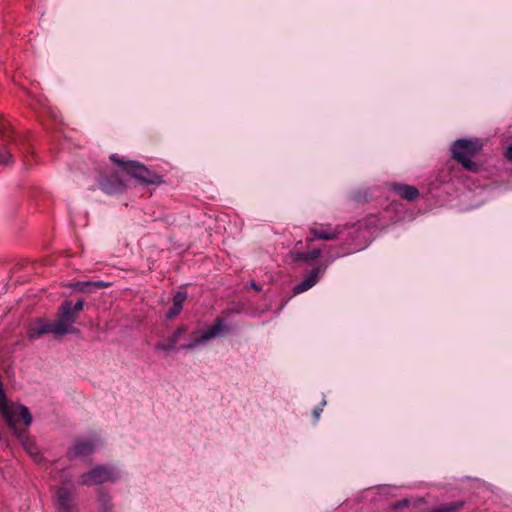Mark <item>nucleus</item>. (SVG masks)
<instances>
[{"label": "nucleus", "instance_id": "1", "mask_svg": "<svg viewBox=\"0 0 512 512\" xmlns=\"http://www.w3.org/2000/svg\"><path fill=\"white\" fill-rule=\"evenodd\" d=\"M371 218L375 219L376 217L371 216L365 221H360L359 223L351 224L349 226L348 225L333 226L328 223L327 224H323V223L315 224L314 226H312L309 229L310 236H308L306 238V242L309 244L310 242H313L314 240H326V241L335 240V239H338L341 235H343L344 232L347 230L348 231L347 236L349 238V241L346 244L348 246H351V245L358 246L359 245L358 240L360 238V230L363 226L366 229L369 228V224L367 223V221ZM354 249L355 248L347 247V248H345V251L342 254L338 253V254H336V256L339 257V256H342L345 254H349Z\"/></svg>", "mask_w": 512, "mask_h": 512}, {"label": "nucleus", "instance_id": "2", "mask_svg": "<svg viewBox=\"0 0 512 512\" xmlns=\"http://www.w3.org/2000/svg\"><path fill=\"white\" fill-rule=\"evenodd\" d=\"M231 313V310H223L214 319L212 324L206 326L204 329L193 331L191 333V342L182 345L181 348L191 350L198 345L207 343L216 338H222L230 335L235 328L229 320Z\"/></svg>", "mask_w": 512, "mask_h": 512}, {"label": "nucleus", "instance_id": "3", "mask_svg": "<svg viewBox=\"0 0 512 512\" xmlns=\"http://www.w3.org/2000/svg\"><path fill=\"white\" fill-rule=\"evenodd\" d=\"M109 159L122 172L136 179L143 185H161L164 183V179L161 174L149 169L138 161L124 160L116 154L110 155Z\"/></svg>", "mask_w": 512, "mask_h": 512}, {"label": "nucleus", "instance_id": "4", "mask_svg": "<svg viewBox=\"0 0 512 512\" xmlns=\"http://www.w3.org/2000/svg\"><path fill=\"white\" fill-rule=\"evenodd\" d=\"M0 414L5 419L8 426L14 431L15 434L21 432L18 428L21 420L26 427H28L32 422V415L29 412V409L24 405L15 404L9 402L5 391L3 389V384L0 381Z\"/></svg>", "mask_w": 512, "mask_h": 512}, {"label": "nucleus", "instance_id": "5", "mask_svg": "<svg viewBox=\"0 0 512 512\" xmlns=\"http://www.w3.org/2000/svg\"><path fill=\"white\" fill-rule=\"evenodd\" d=\"M483 145L480 140L458 139L452 147V157L470 172H477L479 165L472 159L482 151Z\"/></svg>", "mask_w": 512, "mask_h": 512}, {"label": "nucleus", "instance_id": "6", "mask_svg": "<svg viewBox=\"0 0 512 512\" xmlns=\"http://www.w3.org/2000/svg\"><path fill=\"white\" fill-rule=\"evenodd\" d=\"M97 181L100 189L107 194H118L127 189V184L119 175V171L111 167L99 169Z\"/></svg>", "mask_w": 512, "mask_h": 512}, {"label": "nucleus", "instance_id": "7", "mask_svg": "<svg viewBox=\"0 0 512 512\" xmlns=\"http://www.w3.org/2000/svg\"><path fill=\"white\" fill-rule=\"evenodd\" d=\"M77 319L78 316L72 309V302L67 300L62 302L57 312V319L54 322L56 328L55 335L62 336L75 332L76 329H74L73 325Z\"/></svg>", "mask_w": 512, "mask_h": 512}, {"label": "nucleus", "instance_id": "8", "mask_svg": "<svg viewBox=\"0 0 512 512\" xmlns=\"http://www.w3.org/2000/svg\"><path fill=\"white\" fill-rule=\"evenodd\" d=\"M117 478L113 469L105 465H97L79 477V484L82 486L100 485L106 482H115Z\"/></svg>", "mask_w": 512, "mask_h": 512}, {"label": "nucleus", "instance_id": "9", "mask_svg": "<svg viewBox=\"0 0 512 512\" xmlns=\"http://www.w3.org/2000/svg\"><path fill=\"white\" fill-rule=\"evenodd\" d=\"M55 330L54 323L48 322L43 318H38L28 326L27 337L29 340H36L48 333L55 334Z\"/></svg>", "mask_w": 512, "mask_h": 512}, {"label": "nucleus", "instance_id": "10", "mask_svg": "<svg viewBox=\"0 0 512 512\" xmlns=\"http://www.w3.org/2000/svg\"><path fill=\"white\" fill-rule=\"evenodd\" d=\"M57 510L59 512H77V505L74 502V494L65 487L56 490Z\"/></svg>", "mask_w": 512, "mask_h": 512}, {"label": "nucleus", "instance_id": "11", "mask_svg": "<svg viewBox=\"0 0 512 512\" xmlns=\"http://www.w3.org/2000/svg\"><path fill=\"white\" fill-rule=\"evenodd\" d=\"M325 267L316 266L299 284L294 286L293 294L297 295L312 288L320 279V275L324 272Z\"/></svg>", "mask_w": 512, "mask_h": 512}, {"label": "nucleus", "instance_id": "12", "mask_svg": "<svg viewBox=\"0 0 512 512\" xmlns=\"http://www.w3.org/2000/svg\"><path fill=\"white\" fill-rule=\"evenodd\" d=\"M388 188L400 198L410 202L416 200L420 195L415 186L408 184L393 182L388 185Z\"/></svg>", "mask_w": 512, "mask_h": 512}, {"label": "nucleus", "instance_id": "13", "mask_svg": "<svg viewBox=\"0 0 512 512\" xmlns=\"http://www.w3.org/2000/svg\"><path fill=\"white\" fill-rule=\"evenodd\" d=\"M94 452V443L91 440L80 439L67 452V457L72 460L77 457L91 455Z\"/></svg>", "mask_w": 512, "mask_h": 512}, {"label": "nucleus", "instance_id": "14", "mask_svg": "<svg viewBox=\"0 0 512 512\" xmlns=\"http://www.w3.org/2000/svg\"><path fill=\"white\" fill-rule=\"evenodd\" d=\"M321 255V249L314 248L309 251H300L299 249H294L290 251L289 256L294 263L305 262L311 263Z\"/></svg>", "mask_w": 512, "mask_h": 512}, {"label": "nucleus", "instance_id": "15", "mask_svg": "<svg viewBox=\"0 0 512 512\" xmlns=\"http://www.w3.org/2000/svg\"><path fill=\"white\" fill-rule=\"evenodd\" d=\"M187 299V292L178 291L172 298V305L166 313V319H175L182 311L183 304Z\"/></svg>", "mask_w": 512, "mask_h": 512}, {"label": "nucleus", "instance_id": "16", "mask_svg": "<svg viewBox=\"0 0 512 512\" xmlns=\"http://www.w3.org/2000/svg\"><path fill=\"white\" fill-rule=\"evenodd\" d=\"M18 439L20 440L23 448L27 451V453L34 458L35 461L40 460V453L37 445L34 440L26 434L25 431H21L16 434Z\"/></svg>", "mask_w": 512, "mask_h": 512}, {"label": "nucleus", "instance_id": "17", "mask_svg": "<svg viewBox=\"0 0 512 512\" xmlns=\"http://www.w3.org/2000/svg\"><path fill=\"white\" fill-rule=\"evenodd\" d=\"M466 505V502L463 500L453 501L449 503L441 504L437 507H434L430 510V512H459Z\"/></svg>", "mask_w": 512, "mask_h": 512}, {"label": "nucleus", "instance_id": "18", "mask_svg": "<svg viewBox=\"0 0 512 512\" xmlns=\"http://www.w3.org/2000/svg\"><path fill=\"white\" fill-rule=\"evenodd\" d=\"M108 286H109V284L106 282H103V281H95V282L82 281V282H76L71 285L72 288H74L75 290H78L80 292H86V291H88V288H90V287L102 289V288H106Z\"/></svg>", "mask_w": 512, "mask_h": 512}, {"label": "nucleus", "instance_id": "19", "mask_svg": "<svg viewBox=\"0 0 512 512\" xmlns=\"http://www.w3.org/2000/svg\"><path fill=\"white\" fill-rule=\"evenodd\" d=\"M99 502L101 503V512H112L113 504L111 497L103 489L99 491Z\"/></svg>", "mask_w": 512, "mask_h": 512}, {"label": "nucleus", "instance_id": "20", "mask_svg": "<svg viewBox=\"0 0 512 512\" xmlns=\"http://www.w3.org/2000/svg\"><path fill=\"white\" fill-rule=\"evenodd\" d=\"M188 332V327L186 325H180L176 328V330L172 333V335L168 338L171 343L176 347L177 343L180 339Z\"/></svg>", "mask_w": 512, "mask_h": 512}, {"label": "nucleus", "instance_id": "21", "mask_svg": "<svg viewBox=\"0 0 512 512\" xmlns=\"http://www.w3.org/2000/svg\"><path fill=\"white\" fill-rule=\"evenodd\" d=\"M9 163H12V155L10 151L5 147H0V165L4 164L7 165Z\"/></svg>", "mask_w": 512, "mask_h": 512}, {"label": "nucleus", "instance_id": "22", "mask_svg": "<svg viewBox=\"0 0 512 512\" xmlns=\"http://www.w3.org/2000/svg\"><path fill=\"white\" fill-rule=\"evenodd\" d=\"M155 348L160 351L169 352L171 350H174L175 346L171 343L169 339H167V341L165 342L156 343Z\"/></svg>", "mask_w": 512, "mask_h": 512}, {"label": "nucleus", "instance_id": "23", "mask_svg": "<svg viewBox=\"0 0 512 512\" xmlns=\"http://www.w3.org/2000/svg\"><path fill=\"white\" fill-rule=\"evenodd\" d=\"M409 504H410V501L408 499H402V500L392 503L390 507L393 510H398V509L408 507Z\"/></svg>", "mask_w": 512, "mask_h": 512}, {"label": "nucleus", "instance_id": "24", "mask_svg": "<svg viewBox=\"0 0 512 512\" xmlns=\"http://www.w3.org/2000/svg\"><path fill=\"white\" fill-rule=\"evenodd\" d=\"M84 307V301L78 300L74 305L72 304V309L75 311V314L78 316L79 312L82 311Z\"/></svg>", "mask_w": 512, "mask_h": 512}, {"label": "nucleus", "instance_id": "25", "mask_svg": "<svg viewBox=\"0 0 512 512\" xmlns=\"http://www.w3.org/2000/svg\"><path fill=\"white\" fill-rule=\"evenodd\" d=\"M505 157L509 160V161H512V144L508 146L506 152H505Z\"/></svg>", "mask_w": 512, "mask_h": 512}, {"label": "nucleus", "instance_id": "26", "mask_svg": "<svg viewBox=\"0 0 512 512\" xmlns=\"http://www.w3.org/2000/svg\"><path fill=\"white\" fill-rule=\"evenodd\" d=\"M322 412V409L321 408H316L314 409L313 413H314V416H315V419L318 420L319 419V416H320V413Z\"/></svg>", "mask_w": 512, "mask_h": 512}, {"label": "nucleus", "instance_id": "27", "mask_svg": "<svg viewBox=\"0 0 512 512\" xmlns=\"http://www.w3.org/2000/svg\"><path fill=\"white\" fill-rule=\"evenodd\" d=\"M252 287H253L255 290H257V291H259V290H260V289L255 285V284H252Z\"/></svg>", "mask_w": 512, "mask_h": 512}]
</instances>
